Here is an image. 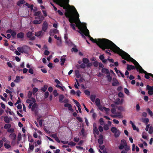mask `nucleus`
I'll return each instance as SVG.
<instances>
[{
  "mask_svg": "<svg viewBox=\"0 0 153 153\" xmlns=\"http://www.w3.org/2000/svg\"><path fill=\"white\" fill-rule=\"evenodd\" d=\"M98 129L100 132H102L103 131V128L101 126H100L98 127Z\"/></svg>",
  "mask_w": 153,
  "mask_h": 153,
  "instance_id": "052dcab7",
  "label": "nucleus"
},
{
  "mask_svg": "<svg viewBox=\"0 0 153 153\" xmlns=\"http://www.w3.org/2000/svg\"><path fill=\"white\" fill-rule=\"evenodd\" d=\"M96 45H97L102 50L106 51V53L111 55V53L109 52L110 51L109 49L115 53L118 54L121 56L123 59L126 60L127 61H131L134 64L136 67V70L140 73H143L145 74L144 76L146 79H149L150 76L153 78V74L151 73L147 72L144 70L142 67L134 59L131 57L130 55L124 51L120 49L112 41L106 39H96Z\"/></svg>",
  "mask_w": 153,
  "mask_h": 153,
  "instance_id": "f257e3e1",
  "label": "nucleus"
},
{
  "mask_svg": "<svg viewBox=\"0 0 153 153\" xmlns=\"http://www.w3.org/2000/svg\"><path fill=\"white\" fill-rule=\"evenodd\" d=\"M99 58L104 63H105L107 61L106 59H104V57L103 55H100L99 56Z\"/></svg>",
  "mask_w": 153,
  "mask_h": 153,
  "instance_id": "aec40b11",
  "label": "nucleus"
},
{
  "mask_svg": "<svg viewBox=\"0 0 153 153\" xmlns=\"http://www.w3.org/2000/svg\"><path fill=\"white\" fill-rule=\"evenodd\" d=\"M57 45L59 46L61 45L62 44V41L61 39L57 41Z\"/></svg>",
  "mask_w": 153,
  "mask_h": 153,
  "instance_id": "0e129e2a",
  "label": "nucleus"
},
{
  "mask_svg": "<svg viewBox=\"0 0 153 153\" xmlns=\"http://www.w3.org/2000/svg\"><path fill=\"white\" fill-rule=\"evenodd\" d=\"M146 89L148 90V94L150 95H152L153 94V89L152 86L147 85L146 86Z\"/></svg>",
  "mask_w": 153,
  "mask_h": 153,
  "instance_id": "1a4fd4ad",
  "label": "nucleus"
},
{
  "mask_svg": "<svg viewBox=\"0 0 153 153\" xmlns=\"http://www.w3.org/2000/svg\"><path fill=\"white\" fill-rule=\"evenodd\" d=\"M73 100L74 102L76 104L77 106H79V105H80L79 102H78L76 100Z\"/></svg>",
  "mask_w": 153,
  "mask_h": 153,
  "instance_id": "680f3d73",
  "label": "nucleus"
},
{
  "mask_svg": "<svg viewBox=\"0 0 153 153\" xmlns=\"http://www.w3.org/2000/svg\"><path fill=\"white\" fill-rule=\"evenodd\" d=\"M106 77L107 79V80L108 81L110 82L112 80V77L110 76V74H108L106 76Z\"/></svg>",
  "mask_w": 153,
  "mask_h": 153,
  "instance_id": "f704fd0d",
  "label": "nucleus"
},
{
  "mask_svg": "<svg viewBox=\"0 0 153 153\" xmlns=\"http://www.w3.org/2000/svg\"><path fill=\"white\" fill-rule=\"evenodd\" d=\"M124 147V146L122 144H120V146L119 147V149L120 150H122L123 149Z\"/></svg>",
  "mask_w": 153,
  "mask_h": 153,
  "instance_id": "774afa93",
  "label": "nucleus"
},
{
  "mask_svg": "<svg viewBox=\"0 0 153 153\" xmlns=\"http://www.w3.org/2000/svg\"><path fill=\"white\" fill-rule=\"evenodd\" d=\"M41 13V12L40 11H38L34 13V15L35 16H39Z\"/></svg>",
  "mask_w": 153,
  "mask_h": 153,
  "instance_id": "e2e57ef3",
  "label": "nucleus"
},
{
  "mask_svg": "<svg viewBox=\"0 0 153 153\" xmlns=\"http://www.w3.org/2000/svg\"><path fill=\"white\" fill-rule=\"evenodd\" d=\"M113 80L112 85L113 86H116L119 84V82L115 78H113Z\"/></svg>",
  "mask_w": 153,
  "mask_h": 153,
  "instance_id": "2eb2a0df",
  "label": "nucleus"
},
{
  "mask_svg": "<svg viewBox=\"0 0 153 153\" xmlns=\"http://www.w3.org/2000/svg\"><path fill=\"white\" fill-rule=\"evenodd\" d=\"M68 144L71 146H74L76 145V144L73 142L71 141L68 143Z\"/></svg>",
  "mask_w": 153,
  "mask_h": 153,
  "instance_id": "4d7b16f0",
  "label": "nucleus"
},
{
  "mask_svg": "<svg viewBox=\"0 0 153 153\" xmlns=\"http://www.w3.org/2000/svg\"><path fill=\"white\" fill-rule=\"evenodd\" d=\"M116 114L111 115V116L113 117L114 118H116L118 117L120 118H121L123 117V116L121 112H118L117 113V114Z\"/></svg>",
  "mask_w": 153,
  "mask_h": 153,
  "instance_id": "9d476101",
  "label": "nucleus"
},
{
  "mask_svg": "<svg viewBox=\"0 0 153 153\" xmlns=\"http://www.w3.org/2000/svg\"><path fill=\"white\" fill-rule=\"evenodd\" d=\"M111 132L114 133V136L115 138H117L120 136V131L115 127H112L111 128Z\"/></svg>",
  "mask_w": 153,
  "mask_h": 153,
  "instance_id": "39448f33",
  "label": "nucleus"
},
{
  "mask_svg": "<svg viewBox=\"0 0 153 153\" xmlns=\"http://www.w3.org/2000/svg\"><path fill=\"white\" fill-rule=\"evenodd\" d=\"M4 120L5 123H8L12 119L10 118L9 117L7 116H5L4 117Z\"/></svg>",
  "mask_w": 153,
  "mask_h": 153,
  "instance_id": "412c9836",
  "label": "nucleus"
},
{
  "mask_svg": "<svg viewBox=\"0 0 153 153\" xmlns=\"http://www.w3.org/2000/svg\"><path fill=\"white\" fill-rule=\"evenodd\" d=\"M111 113L113 114H117L116 109L114 108H112L111 110Z\"/></svg>",
  "mask_w": 153,
  "mask_h": 153,
  "instance_id": "5fc2aeb1",
  "label": "nucleus"
},
{
  "mask_svg": "<svg viewBox=\"0 0 153 153\" xmlns=\"http://www.w3.org/2000/svg\"><path fill=\"white\" fill-rule=\"evenodd\" d=\"M100 102V99L99 98H96V106L98 107V108L99 110L101 111H103L104 110L106 112H108L110 111L109 108L102 107Z\"/></svg>",
  "mask_w": 153,
  "mask_h": 153,
  "instance_id": "7ed1b4c3",
  "label": "nucleus"
},
{
  "mask_svg": "<svg viewBox=\"0 0 153 153\" xmlns=\"http://www.w3.org/2000/svg\"><path fill=\"white\" fill-rule=\"evenodd\" d=\"M27 103H29V104H33L36 102V100L35 98H32L27 99L26 101Z\"/></svg>",
  "mask_w": 153,
  "mask_h": 153,
  "instance_id": "9b49d317",
  "label": "nucleus"
},
{
  "mask_svg": "<svg viewBox=\"0 0 153 153\" xmlns=\"http://www.w3.org/2000/svg\"><path fill=\"white\" fill-rule=\"evenodd\" d=\"M37 108V106L36 104L35 103L34 104H33V105L31 109L32 111H36Z\"/></svg>",
  "mask_w": 153,
  "mask_h": 153,
  "instance_id": "b1692460",
  "label": "nucleus"
},
{
  "mask_svg": "<svg viewBox=\"0 0 153 153\" xmlns=\"http://www.w3.org/2000/svg\"><path fill=\"white\" fill-rule=\"evenodd\" d=\"M118 96L120 97H123V94L121 92H120L118 94Z\"/></svg>",
  "mask_w": 153,
  "mask_h": 153,
  "instance_id": "69168bd1",
  "label": "nucleus"
},
{
  "mask_svg": "<svg viewBox=\"0 0 153 153\" xmlns=\"http://www.w3.org/2000/svg\"><path fill=\"white\" fill-rule=\"evenodd\" d=\"M28 71L29 73L31 74H33V70L32 68H29L28 70Z\"/></svg>",
  "mask_w": 153,
  "mask_h": 153,
  "instance_id": "338daca9",
  "label": "nucleus"
},
{
  "mask_svg": "<svg viewBox=\"0 0 153 153\" xmlns=\"http://www.w3.org/2000/svg\"><path fill=\"white\" fill-rule=\"evenodd\" d=\"M95 98V96L94 95H91L90 97V99L93 102H94Z\"/></svg>",
  "mask_w": 153,
  "mask_h": 153,
  "instance_id": "09e8293b",
  "label": "nucleus"
},
{
  "mask_svg": "<svg viewBox=\"0 0 153 153\" xmlns=\"http://www.w3.org/2000/svg\"><path fill=\"white\" fill-rule=\"evenodd\" d=\"M65 61V58L64 56H62L61 57V65H64V63Z\"/></svg>",
  "mask_w": 153,
  "mask_h": 153,
  "instance_id": "393cba45",
  "label": "nucleus"
},
{
  "mask_svg": "<svg viewBox=\"0 0 153 153\" xmlns=\"http://www.w3.org/2000/svg\"><path fill=\"white\" fill-rule=\"evenodd\" d=\"M37 143H35V146H37L38 145H40L41 144L42 141L41 140H38L37 141Z\"/></svg>",
  "mask_w": 153,
  "mask_h": 153,
  "instance_id": "c03bdc74",
  "label": "nucleus"
},
{
  "mask_svg": "<svg viewBox=\"0 0 153 153\" xmlns=\"http://www.w3.org/2000/svg\"><path fill=\"white\" fill-rule=\"evenodd\" d=\"M25 3V1L24 0H20L17 2V5L20 6L21 4Z\"/></svg>",
  "mask_w": 153,
  "mask_h": 153,
  "instance_id": "72a5a7b5",
  "label": "nucleus"
},
{
  "mask_svg": "<svg viewBox=\"0 0 153 153\" xmlns=\"http://www.w3.org/2000/svg\"><path fill=\"white\" fill-rule=\"evenodd\" d=\"M64 106L65 107H68V109L71 112H73V109L72 108L71 104L68 103H66L64 105Z\"/></svg>",
  "mask_w": 153,
  "mask_h": 153,
  "instance_id": "6ab92c4d",
  "label": "nucleus"
},
{
  "mask_svg": "<svg viewBox=\"0 0 153 153\" xmlns=\"http://www.w3.org/2000/svg\"><path fill=\"white\" fill-rule=\"evenodd\" d=\"M59 33V31L57 29H53L51 30L50 31V35L51 36H52L53 34H56Z\"/></svg>",
  "mask_w": 153,
  "mask_h": 153,
  "instance_id": "dca6fc26",
  "label": "nucleus"
},
{
  "mask_svg": "<svg viewBox=\"0 0 153 153\" xmlns=\"http://www.w3.org/2000/svg\"><path fill=\"white\" fill-rule=\"evenodd\" d=\"M9 137L11 140H12L11 144L14 145L15 143V140L16 138V134L14 133H12L9 135Z\"/></svg>",
  "mask_w": 153,
  "mask_h": 153,
  "instance_id": "0eeeda50",
  "label": "nucleus"
},
{
  "mask_svg": "<svg viewBox=\"0 0 153 153\" xmlns=\"http://www.w3.org/2000/svg\"><path fill=\"white\" fill-rule=\"evenodd\" d=\"M124 91L125 93L127 95H129V91L126 88H125L124 89Z\"/></svg>",
  "mask_w": 153,
  "mask_h": 153,
  "instance_id": "13d9d810",
  "label": "nucleus"
},
{
  "mask_svg": "<svg viewBox=\"0 0 153 153\" xmlns=\"http://www.w3.org/2000/svg\"><path fill=\"white\" fill-rule=\"evenodd\" d=\"M7 33H10L11 34V35L13 37H15L16 36V33L14 30H13L11 29L8 30L7 31Z\"/></svg>",
  "mask_w": 153,
  "mask_h": 153,
  "instance_id": "4468645a",
  "label": "nucleus"
},
{
  "mask_svg": "<svg viewBox=\"0 0 153 153\" xmlns=\"http://www.w3.org/2000/svg\"><path fill=\"white\" fill-rule=\"evenodd\" d=\"M11 127V125L9 123H7L4 126V128L6 129H7V130L10 128Z\"/></svg>",
  "mask_w": 153,
  "mask_h": 153,
  "instance_id": "cd10ccee",
  "label": "nucleus"
},
{
  "mask_svg": "<svg viewBox=\"0 0 153 153\" xmlns=\"http://www.w3.org/2000/svg\"><path fill=\"white\" fill-rule=\"evenodd\" d=\"M84 93L85 94L88 96H89L90 95V91L88 90H85L84 91Z\"/></svg>",
  "mask_w": 153,
  "mask_h": 153,
  "instance_id": "bf43d9fd",
  "label": "nucleus"
},
{
  "mask_svg": "<svg viewBox=\"0 0 153 153\" xmlns=\"http://www.w3.org/2000/svg\"><path fill=\"white\" fill-rule=\"evenodd\" d=\"M42 31H40L36 32L35 33V36L38 37H39L41 35Z\"/></svg>",
  "mask_w": 153,
  "mask_h": 153,
  "instance_id": "ea45409f",
  "label": "nucleus"
},
{
  "mask_svg": "<svg viewBox=\"0 0 153 153\" xmlns=\"http://www.w3.org/2000/svg\"><path fill=\"white\" fill-rule=\"evenodd\" d=\"M147 111L148 112V114L150 115L151 117H152L153 115L152 112L150 110V109L149 108H148L147 109Z\"/></svg>",
  "mask_w": 153,
  "mask_h": 153,
  "instance_id": "58836bf2",
  "label": "nucleus"
},
{
  "mask_svg": "<svg viewBox=\"0 0 153 153\" xmlns=\"http://www.w3.org/2000/svg\"><path fill=\"white\" fill-rule=\"evenodd\" d=\"M2 141L5 143H10V142L7 140L5 137H4L2 138Z\"/></svg>",
  "mask_w": 153,
  "mask_h": 153,
  "instance_id": "2f4dec72",
  "label": "nucleus"
},
{
  "mask_svg": "<svg viewBox=\"0 0 153 153\" xmlns=\"http://www.w3.org/2000/svg\"><path fill=\"white\" fill-rule=\"evenodd\" d=\"M38 89L36 88H34L33 89V94H34L38 91Z\"/></svg>",
  "mask_w": 153,
  "mask_h": 153,
  "instance_id": "a18cd8bd",
  "label": "nucleus"
},
{
  "mask_svg": "<svg viewBox=\"0 0 153 153\" xmlns=\"http://www.w3.org/2000/svg\"><path fill=\"white\" fill-rule=\"evenodd\" d=\"M18 51L21 53H27L30 50V48L27 46L25 45L21 47H19L17 48Z\"/></svg>",
  "mask_w": 153,
  "mask_h": 153,
  "instance_id": "20e7f679",
  "label": "nucleus"
},
{
  "mask_svg": "<svg viewBox=\"0 0 153 153\" xmlns=\"http://www.w3.org/2000/svg\"><path fill=\"white\" fill-rule=\"evenodd\" d=\"M94 110L93 108H92L91 110L90 111V112L91 113H93L92 114V117L94 119H95V114L94 113Z\"/></svg>",
  "mask_w": 153,
  "mask_h": 153,
  "instance_id": "a19ab883",
  "label": "nucleus"
},
{
  "mask_svg": "<svg viewBox=\"0 0 153 153\" xmlns=\"http://www.w3.org/2000/svg\"><path fill=\"white\" fill-rule=\"evenodd\" d=\"M43 19L44 18L42 16L36 17L35 18V20L33 21V23L34 24H40L42 22Z\"/></svg>",
  "mask_w": 153,
  "mask_h": 153,
  "instance_id": "423d86ee",
  "label": "nucleus"
},
{
  "mask_svg": "<svg viewBox=\"0 0 153 153\" xmlns=\"http://www.w3.org/2000/svg\"><path fill=\"white\" fill-rule=\"evenodd\" d=\"M121 144L123 145L124 146H126L127 143L126 141L123 139L121 140Z\"/></svg>",
  "mask_w": 153,
  "mask_h": 153,
  "instance_id": "79ce46f5",
  "label": "nucleus"
},
{
  "mask_svg": "<svg viewBox=\"0 0 153 153\" xmlns=\"http://www.w3.org/2000/svg\"><path fill=\"white\" fill-rule=\"evenodd\" d=\"M101 71L102 73L104 74H110L109 70L105 68H102V69Z\"/></svg>",
  "mask_w": 153,
  "mask_h": 153,
  "instance_id": "4be33fe9",
  "label": "nucleus"
},
{
  "mask_svg": "<svg viewBox=\"0 0 153 153\" xmlns=\"http://www.w3.org/2000/svg\"><path fill=\"white\" fill-rule=\"evenodd\" d=\"M83 62L85 64H87L89 62V60L85 58H84L82 60Z\"/></svg>",
  "mask_w": 153,
  "mask_h": 153,
  "instance_id": "e433bc0d",
  "label": "nucleus"
},
{
  "mask_svg": "<svg viewBox=\"0 0 153 153\" xmlns=\"http://www.w3.org/2000/svg\"><path fill=\"white\" fill-rule=\"evenodd\" d=\"M55 82L57 84L56 85H59V84L61 86L62 85V84L61 83V82L57 79H56L55 80Z\"/></svg>",
  "mask_w": 153,
  "mask_h": 153,
  "instance_id": "8fccbe9b",
  "label": "nucleus"
},
{
  "mask_svg": "<svg viewBox=\"0 0 153 153\" xmlns=\"http://www.w3.org/2000/svg\"><path fill=\"white\" fill-rule=\"evenodd\" d=\"M142 122L145 123L146 124H148L149 122V119L148 118H145L142 119Z\"/></svg>",
  "mask_w": 153,
  "mask_h": 153,
  "instance_id": "bb28decb",
  "label": "nucleus"
},
{
  "mask_svg": "<svg viewBox=\"0 0 153 153\" xmlns=\"http://www.w3.org/2000/svg\"><path fill=\"white\" fill-rule=\"evenodd\" d=\"M103 137L102 134H100L99 135V139H98V142L100 144H102L103 142Z\"/></svg>",
  "mask_w": 153,
  "mask_h": 153,
  "instance_id": "f8f14e48",
  "label": "nucleus"
},
{
  "mask_svg": "<svg viewBox=\"0 0 153 153\" xmlns=\"http://www.w3.org/2000/svg\"><path fill=\"white\" fill-rule=\"evenodd\" d=\"M53 93L55 97H56L58 95V94L57 93V91L56 90H54L53 91Z\"/></svg>",
  "mask_w": 153,
  "mask_h": 153,
  "instance_id": "3c124183",
  "label": "nucleus"
},
{
  "mask_svg": "<svg viewBox=\"0 0 153 153\" xmlns=\"http://www.w3.org/2000/svg\"><path fill=\"white\" fill-rule=\"evenodd\" d=\"M48 24L46 21L44 22L43 24L42 27V30L44 31H45L48 29Z\"/></svg>",
  "mask_w": 153,
  "mask_h": 153,
  "instance_id": "ddd939ff",
  "label": "nucleus"
},
{
  "mask_svg": "<svg viewBox=\"0 0 153 153\" xmlns=\"http://www.w3.org/2000/svg\"><path fill=\"white\" fill-rule=\"evenodd\" d=\"M48 86L47 85H44V87L41 88V90L42 91H43L44 92H45L47 90V89L48 88Z\"/></svg>",
  "mask_w": 153,
  "mask_h": 153,
  "instance_id": "37998d69",
  "label": "nucleus"
},
{
  "mask_svg": "<svg viewBox=\"0 0 153 153\" xmlns=\"http://www.w3.org/2000/svg\"><path fill=\"white\" fill-rule=\"evenodd\" d=\"M10 143H5L4 144V146L5 148L9 149L11 148V146L9 144Z\"/></svg>",
  "mask_w": 153,
  "mask_h": 153,
  "instance_id": "7c9ffc66",
  "label": "nucleus"
},
{
  "mask_svg": "<svg viewBox=\"0 0 153 153\" xmlns=\"http://www.w3.org/2000/svg\"><path fill=\"white\" fill-rule=\"evenodd\" d=\"M69 2V0H58L57 2L60 6L65 10V15L68 18L71 27L75 30V27H77L79 30L78 32L83 38L86 39V37H87L93 42L96 43L95 39L89 35V31L87 28L86 24L81 22L79 18V15L74 7L72 6L71 8V10L67 8L65 4H68Z\"/></svg>",
  "mask_w": 153,
  "mask_h": 153,
  "instance_id": "f03ea898",
  "label": "nucleus"
},
{
  "mask_svg": "<svg viewBox=\"0 0 153 153\" xmlns=\"http://www.w3.org/2000/svg\"><path fill=\"white\" fill-rule=\"evenodd\" d=\"M129 123L132 125L133 129L134 130H136L137 131H139V129L137 128H136V126L131 121H130Z\"/></svg>",
  "mask_w": 153,
  "mask_h": 153,
  "instance_id": "a211bd4d",
  "label": "nucleus"
},
{
  "mask_svg": "<svg viewBox=\"0 0 153 153\" xmlns=\"http://www.w3.org/2000/svg\"><path fill=\"white\" fill-rule=\"evenodd\" d=\"M56 87L57 88H59L61 89L62 91H64V89L65 88V87L63 86V85L62 86H60L59 85H56Z\"/></svg>",
  "mask_w": 153,
  "mask_h": 153,
  "instance_id": "c9c22d12",
  "label": "nucleus"
},
{
  "mask_svg": "<svg viewBox=\"0 0 153 153\" xmlns=\"http://www.w3.org/2000/svg\"><path fill=\"white\" fill-rule=\"evenodd\" d=\"M7 131L9 133H13L14 132V130L13 128H10L7 130Z\"/></svg>",
  "mask_w": 153,
  "mask_h": 153,
  "instance_id": "49530a36",
  "label": "nucleus"
},
{
  "mask_svg": "<svg viewBox=\"0 0 153 153\" xmlns=\"http://www.w3.org/2000/svg\"><path fill=\"white\" fill-rule=\"evenodd\" d=\"M34 149V146L33 145L29 144V147L28 151L29 152H32Z\"/></svg>",
  "mask_w": 153,
  "mask_h": 153,
  "instance_id": "a878e982",
  "label": "nucleus"
},
{
  "mask_svg": "<svg viewBox=\"0 0 153 153\" xmlns=\"http://www.w3.org/2000/svg\"><path fill=\"white\" fill-rule=\"evenodd\" d=\"M104 129L105 130H108L109 129L108 126V124H106L104 126Z\"/></svg>",
  "mask_w": 153,
  "mask_h": 153,
  "instance_id": "603ef678",
  "label": "nucleus"
},
{
  "mask_svg": "<svg viewBox=\"0 0 153 153\" xmlns=\"http://www.w3.org/2000/svg\"><path fill=\"white\" fill-rule=\"evenodd\" d=\"M27 36L30 40H33L35 39V37L32 33V32L31 31H29L27 33Z\"/></svg>",
  "mask_w": 153,
  "mask_h": 153,
  "instance_id": "6e6552de",
  "label": "nucleus"
},
{
  "mask_svg": "<svg viewBox=\"0 0 153 153\" xmlns=\"http://www.w3.org/2000/svg\"><path fill=\"white\" fill-rule=\"evenodd\" d=\"M64 98V96L62 94L60 95L59 96V102H63V99Z\"/></svg>",
  "mask_w": 153,
  "mask_h": 153,
  "instance_id": "c85d7f7f",
  "label": "nucleus"
},
{
  "mask_svg": "<svg viewBox=\"0 0 153 153\" xmlns=\"http://www.w3.org/2000/svg\"><path fill=\"white\" fill-rule=\"evenodd\" d=\"M127 69L128 71H130L131 70L135 69V68L136 69V68L134 66L132 65H129L127 64Z\"/></svg>",
  "mask_w": 153,
  "mask_h": 153,
  "instance_id": "f3484780",
  "label": "nucleus"
},
{
  "mask_svg": "<svg viewBox=\"0 0 153 153\" xmlns=\"http://www.w3.org/2000/svg\"><path fill=\"white\" fill-rule=\"evenodd\" d=\"M24 33L22 32H21L18 33L17 35V37L18 38L22 39L24 37Z\"/></svg>",
  "mask_w": 153,
  "mask_h": 153,
  "instance_id": "5701e85b",
  "label": "nucleus"
},
{
  "mask_svg": "<svg viewBox=\"0 0 153 153\" xmlns=\"http://www.w3.org/2000/svg\"><path fill=\"white\" fill-rule=\"evenodd\" d=\"M32 92L30 91H29V92L28 93V95H27V97H28V98L29 99L31 98V97H32Z\"/></svg>",
  "mask_w": 153,
  "mask_h": 153,
  "instance_id": "864d4df0",
  "label": "nucleus"
},
{
  "mask_svg": "<svg viewBox=\"0 0 153 153\" xmlns=\"http://www.w3.org/2000/svg\"><path fill=\"white\" fill-rule=\"evenodd\" d=\"M142 137L144 139H147V136L145 132H143L142 134Z\"/></svg>",
  "mask_w": 153,
  "mask_h": 153,
  "instance_id": "de8ad7c7",
  "label": "nucleus"
},
{
  "mask_svg": "<svg viewBox=\"0 0 153 153\" xmlns=\"http://www.w3.org/2000/svg\"><path fill=\"white\" fill-rule=\"evenodd\" d=\"M20 80V77L19 76H16L15 79L14 80V82L16 83H19Z\"/></svg>",
  "mask_w": 153,
  "mask_h": 153,
  "instance_id": "c756f323",
  "label": "nucleus"
},
{
  "mask_svg": "<svg viewBox=\"0 0 153 153\" xmlns=\"http://www.w3.org/2000/svg\"><path fill=\"white\" fill-rule=\"evenodd\" d=\"M99 122L100 124L101 125H103L104 123V122L103 120V119L102 118H101L99 120Z\"/></svg>",
  "mask_w": 153,
  "mask_h": 153,
  "instance_id": "6e6d98bb",
  "label": "nucleus"
},
{
  "mask_svg": "<svg viewBox=\"0 0 153 153\" xmlns=\"http://www.w3.org/2000/svg\"><path fill=\"white\" fill-rule=\"evenodd\" d=\"M75 75L77 78H79L80 77L79 72L78 70H76L75 71Z\"/></svg>",
  "mask_w": 153,
  "mask_h": 153,
  "instance_id": "473e14b6",
  "label": "nucleus"
},
{
  "mask_svg": "<svg viewBox=\"0 0 153 153\" xmlns=\"http://www.w3.org/2000/svg\"><path fill=\"white\" fill-rule=\"evenodd\" d=\"M153 132V127L152 126H151L149 127V133L150 134H152Z\"/></svg>",
  "mask_w": 153,
  "mask_h": 153,
  "instance_id": "4c0bfd02",
  "label": "nucleus"
}]
</instances>
